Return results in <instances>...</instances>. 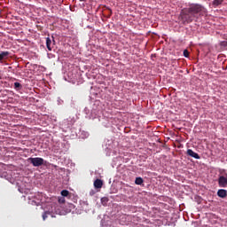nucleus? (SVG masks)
Masks as SVG:
<instances>
[{
  "label": "nucleus",
  "mask_w": 227,
  "mask_h": 227,
  "mask_svg": "<svg viewBox=\"0 0 227 227\" xmlns=\"http://www.w3.org/2000/svg\"><path fill=\"white\" fill-rule=\"evenodd\" d=\"M179 17L183 24H191V22L196 19L195 16L191 12H189L187 8L181 12Z\"/></svg>",
  "instance_id": "nucleus-1"
},
{
  "label": "nucleus",
  "mask_w": 227,
  "mask_h": 227,
  "mask_svg": "<svg viewBox=\"0 0 227 227\" xmlns=\"http://www.w3.org/2000/svg\"><path fill=\"white\" fill-rule=\"evenodd\" d=\"M189 12H191L196 18L198 13H201L203 10H205V7L200 4H192L187 8Z\"/></svg>",
  "instance_id": "nucleus-2"
},
{
  "label": "nucleus",
  "mask_w": 227,
  "mask_h": 227,
  "mask_svg": "<svg viewBox=\"0 0 227 227\" xmlns=\"http://www.w3.org/2000/svg\"><path fill=\"white\" fill-rule=\"evenodd\" d=\"M28 162L32 164L35 168H40V166H43V162L45 160L43 158L36 157V158H28Z\"/></svg>",
  "instance_id": "nucleus-3"
},
{
  "label": "nucleus",
  "mask_w": 227,
  "mask_h": 227,
  "mask_svg": "<svg viewBox=\"0 0 227 227\" xmlns=\"http://www.w3.org/2000/svg\"><path fill=\"white\" fill-rule=\"evenodd\" d=\"M52 214H60V212L56 209H51V211H45L43 214V220L45 221V219H47V217H49V215H52Z\"/></svg>",
  "instance_id": "nucleus-4"
},
{
  "label": "nucleus",
  "mask_w": 227,
  "mask_h": 227,
  "mask_svg": "<svg viewBox=\"0 0 227 227\" xmlns=\"http://www.w3.org/2000/svg\"><path fill=\"white\" fill-rule=\"evenodd\" d=\"M186 155H188L189 157H192L193 159H198V160L201 159V157H200V154L192 151V149H188L186 152Z\"/></svg>",
  "instance_id": "nucleus-5"
},
{
  "label": "nucleus",
  "mask_w": 227,
  "mask_h": 227,
  "mask_svg": "<svg viewBox=\"0 0 227 227\" xmlns=\"http://www.w3.org/2000/svg\"><path fill=\"white\" fill-rule=\"evenodd\" d=\"M218 185L219 187H227V177L221 176L218 179Z\"/></svg>",
  "instance_id": "nucleus-6"
},
{
  "label": "nucleus",
  "mask_w": 227,
  "mask_h": 227,
  "mask_svg": "<svg viewBox=\"0 0 227 227\" xmlns=\"http://www.w3.org/2000/svg\"><path fill=\"white\" fill-rule=\"evenodd\" d=\"M46 47L48 51H52V48L54 47V43H52L51 37L46 38Z\"/></svg>",
  "instance_id": "nucleus-7"
},
{
  "label": "nucleus",
  "mask_w": 227,
  "mask_h": 227,
  "mask_svg": "<svg viewBox=\"0 0 227 227\" xmlns=\"http://www.w3.org/2000/svg\"><path fill=\"white\" fill-rule=\"evenodd\" d=\"M102 185H104V183L100 179H96L94 181V187L95 189H102Z\"/></svg>",
  "instance_id": "nucleus-8"
},
{
  "label": "nucleus",
  "mask_w": 227,
  "mask_h": 227,
  "mask_svg": "<svg viewBox=\"0 0 227 227\" xmlns=\"http://www.w3.org/2000/svg\"><path fill=\"white\" fill-rule=\"evenodd\" d=\"M217 196H218L219 198H226V196H227V191L224 190V189H220V190H218V192H217Z\"/></svg>",
  "instance_id": "nucleus-9"
},
{
  "label": "nucleus",
  "mask_w": 227,
  "mask_h": 227,
  "mask_svg": "<svg viewBox=\"0 0 227 227\" xmlns=\"http://www.w3.org/2000/svg\"><path fill=\"white\" fill-rule=\"evenodd\" d=\"M10 56V51H1L0 52V61H3L4 58H8Z\"/></svg>",
  "instance_id": "nucleus-10"
},
{
  "label": "nucleus",
  "mask_w": 227,
  "mask_h": 227,
  "mask_svg": "<svg viewBox=\"0 0 227 227\" xmlns=\"http://www.w3.org/2000/svg\"><path fill=\"white\" fill-rule=\"evenodd\" d=\"M38 196V201H35L33 200L32 201V205H36V207L42 205V203H43V201H42V199H40L41 195H37Z\"/></svg>",
  "instance_id": "nucleus-11"
},
{
  "label": "nucleus",
  "mask_w": 227,
  "mask_h": 227,
  "mask_svg": "<svg viewBox=\"0 0 227 227\" xmlns=\"http://www.w3.org/2000/svg\"><path fill=\"white\" fill-rule=\"evenodd\" d=\"M14 90H16L17 91H19V90H22V84L18 82H14Z\"/></svg>",
  "instance_id": "nucleus-12"
},
{
  "label": "nucleus",
  "mask_w": 227,
  "mask_h": 227,
  "mask_svg": "<svg viewBox=\"0 0 227 227\" xmlns=\"http://www.w3.org/2000/svg\"><path fill=\"white\" fill-rule=\"evenodd\" d=\"M143 182H144L143 177H137L135 180L136 185H141Z\"/></svg>",
  "instance_id": "nucleus-13"
},
{
  "label": "nucleus",
  "mask_w": 227,
  "mask_h": 227,
  "mask_svg": "<svg viewBox=\"0 0 227 227\" xmlns=\"http://www.w3.org/2000/svg\"><path fill=\"white\" fill-rule=\"evenodd\" d=\"M224 0H214L213 1V6H219L220 4H223Z\"/></svg>",
  "instance_id": "nucleus-14"
},
{
  "label": "nucleus",
  "mask_w": 227,
  "mask_h": 227,
  "mask_svg": "<svg viewBox=\"0 0 227 227\" xmlns=\"http://www.w3.org/2000/svg\"><path fill=\"white\" fill-rule=\"evenodd\" d=\"M68 194H70V192H68V190H63V191L61 192V196H62L63 198H67V196H68Z\"/></svg>",
  "instance_id": "nucleus-15"
},
{
  "label": "nucleus",
  "mask_w": 227,
  "mask_h": 227,
  "mask_svg": "<svg viewBox=\"0 0 227 227\" xmlns=\"http://www.w3.org/2000/svg\"><path fill=\"white\" fill-rule=\"evenodd\" d=\"M65 197H59V203L60 204V205H63V203H65Z\"/></svg>",
  "instance_id": "nucleus-16"
},
{
  "label": "nucleus",
  "mask_w": 227,
  "mask_h": 227,
  "mask_svg": "<svg viewBox=\"0 0 227 227\" xmlns=\"http://www.w3.org/2000/svg\"><path fill=\"white\" fill-rule=\"evenodd\" d=\"M221 47L226 48L227 47V41H223L220 43Z\"/></svg>",
  "instance_id": "nucleus-17"
},
{
  "label": "nucleus",
  "mask_w": 227,
  "mask_h": 227,
  "mask_svg": "<svg viewBox=\"0 0 227 227\" xmlns=\"http://www.w3.org/2000/svg\"><path fill=\"white\" fill-rule=\"evenodd\" d=\"M184 58H189V51L184 50Z\"/></svg>",
  "instance_id": "nucleus-18"
},
{
  "label": "nucleus",
  "mask_w": 227,
  "mask_h": 227,
  "mask_svg": "<svg viewBox=\"0 0 227 227\" xmlns=\"http://www.w3.org/2000/svg\"><path fill=\"white\" fill-rule=\"evenodd\" d=\"M101 201H102V203H104V201H107V198L101 199Z\"/></svg>",
  "instance_id": "nucleus-19"
},
{
  "label": "nucleus",
  "mask_w": 227,
  "mask_h": 227,
  "mask_svg": "<svg viewBox=\"0 0 227 227\" xmlns=\"http://www.w3.org/2000/svg\"><path fill=\"white\" fill-rule=\"evenodd\" d=\"M90 196H93L95 194V192L92 191L90 192Z\"/></svg>",
  "instance_id": "nucleus-20"
},
{
  "label": "nucleus",
  "mask_w": 227,
  "mask_h": 227,
  "mask_svg": "<svg viewBox=\"0 0 227 227\" xmlns=\"http://www.w3.org/2000/svg\"><path fill=\"white\" fill-rule=\"evenodd\" d=\"M52 41H53V43H54V37H52Z\"/></svg>",
  "instance_id": "nucleus-21"
},
{
  "label": "nucleus",
  "mask_w": 227,
  "mask_h": 227,
  "mask_svg": "<svg viewBox=\"0 0 227 227\" xmlns=\"http://www.w3.org/2000/svg\"><path fill=\"white\" fill-rule=\"evenodd\" d=\"M80 1H86V0H80Z\"/></svg>",
  "instance_id": "nucleus-22"
}]
</instances>
